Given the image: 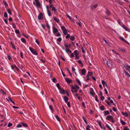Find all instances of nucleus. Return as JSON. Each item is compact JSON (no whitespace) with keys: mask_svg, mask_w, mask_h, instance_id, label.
<instances>
[{"mask_svg":"<svg viewBox=\"0 0 130 130\" xmlns=\"http://www.w3.org/2000/svg\"><path fill=\"white\" fill-rule=\"evenodd\" d=\"M79 87L77 85H75L71 87V91L73 93L76 92L77 91V89H79Z\"/></svg>","mask_w":130,"mask_h":130,"instance_id":"obj_1","label":"nucleus"},{"mask_svg":"<svg viewBox=\"0 0 130 130\" xmlns=\"http://www.w3.org/2000/svg\"><path fill=\"white\" fill-rule=\"evenodd\" d=\"M35 2L33 3L34 5L40 8L41 4L39 0H34Z\"/></svg>","mask_w":130,"mask_h":130,"instance_id":"obj_2","label":"nucleus"},{"mask_svg":"<svg viewBox=\"0 0 130 130\" xmlns=\"http://www.w3.org/2000/svg\"><path fill=\"white\" fill-rule=\"evenodd\" d=\"M107 120L111 121L112 123H114L115 122V121L111 115H108L107 116L106 118Z\"/></svg>","mask_w":130,"mask_h":130,"instance_id":"obj_3","label":"nucleus"},{"mask_svg":"<svg viewBox=\"0 0 130 130\" xmlns=\"http://www.w3.org/2000/svg\"><path fill=\"white\" fill-rule=\"evenodd\" d=\"M29 49L31 53L35 55H37V51L36 50H34L33 48L30 46L29 47Z\"/></svg>","mask_w":130,"mask_h":130,"instance_id":"obj_4","label":"nucleus"},{"mask_svg":"<svg viewBox=\"0 0 130 130\" xmlns=\"http://www.w3.org/2000/svg\"><path fill=\"white\" fill-rule=\"evenodd\" d=\"M43 14L42 13H40L38 16V19L39 20H41L43 19Z\"/></svg>","mask_w":130,"mask_h":130,"instance_id":"obj_5","label":"nucleus"},{"mask_svg":"<svg viewBox=\"0 0 130 130\" xmlns=\"http://www.w3.org/2000/svg\"><path fill=\"white\" fill-rule=\"evenodd\" d=\"M124 67L127 70L130 71V66L127 64H125L123 65Z\"/></svg>","mask_w":130,"mask_h":130,"instance_id":"obj_6","label":"nucleus"},{"mask_svg":"<svg viewBox=\"0 0 130 130\" xmlns=\"http://www.w3.org/2000/svg\"><path fill=\"white\" fill-rule=\"evenodd\" d=\"M90 89L91 91L89 92V93L91 95L93 96L95 94V93L94 91L93 90L92 88H90Z\"/></svg>","mask_w":130,"mask_h":130,"instance_id":"obj_7","label":"nucleus"},{"mask_svg":"<svg viewBox=\"0 0 130 130\" xmlns=\"http://www.w3.org/2000/svg\"><path fill=\"white\" fill-rule=\"evenodd\" d=\"M107 64L109 67L111 66L112 65V63L110 60L107 61L106 63Z\"/></svg>","mask_w":130,"mask_h":130,"instance_id":"obj_8","label":"nucleus"},{"mask_svg":"<svg viewBox=\"0 0 130 130\" xmlns=\"http://www.w3.org/2000/svg\"><path fill=\"white\" fill-rule=\"evenodd\" d=\"M98 6V5L96 4L94 5H92L91 6V8L92 10H93L94 9L96 8Z\"/></svg>","mask_w":130,"mask_h":130,"instance_id":"obj_9","label":"nucleus"},{"mask_svg":"<svg viewBox=\"0 0 130 130\" xmlns=\"http://www.w3.org/2000/svg\"><path fill=\"white\" fill-rule=\"evenodd\" d=\"M53 32L54 34L57 32L58 31V30L56 28L54 27H53Z\"/></svg>","mask_w":130,"mask_h":130,"instance_id":"obj_10","label":"nucleus"},{"mask_svg":"<svg viewBox=\"0 0 130 130\" xmlns=\"http://www.w3.org/2000/svg\"><path fill=\"white\" fill-rule=\"evenodd\" d=\"M102 83L104 87H105V86H106V87H107V84L106 83L104 80H102Z\"/></svg>","mask_w":130,"mask_h":130,"instance_id":"obj_11","label":"nucleus"},{"mask_svg":"<svg viewBox=\"0 0 130 130\" xmlns=\"http://www.w3.org/2000/svg\"><path fill=\"white\" fill-rule=\"evenodd\" d=\"M86 71L85 69H83L81 71L82 74V75H84L85 74Z\"/></svg>","mask_w":130,"mask_h":130,"instance_id":"obj_12","label":"nucleus"},{"mask_svg":"<svg viewBox=\"0 0 130 130\" xmlns=\"http://www.w3.org/2000/svg\"><path fill=\"white\" fill-rule=\"evenodd\" d=\"M65 80L66 81V82L68 83H71V82L72 80L69 79L68 78H66L65 79Z\"/></svg>","mask_w":130,"mask_h":130,"instance_id":"obj_13","label":"nucleus"},{"mask_svg":"<svg viewBox=\"0 0 130 130\" xmlns=\"http://www.w3.org/2000/svg\"><path fill=\"white\" fill-rule=\"evenodd\" d=\"M124 73L125 74V75H126L128 78L130 77L129 74L128 73V72H126V71L124 70Z\"/></svg>","mask_w":130,"mask_h":130,"instance_id":"obj_14","label":"nucleus"},{"mask_svg":"<svg viewBox=\"0 0 130 130\" xmlns=\"http://www.w3.org/2000/svg\"><path fill=\"white\" fill-rule=\"evenodd\" d=\"M68 98L67 96H64V100L65 103H67L68 102Z\"/></svg>","mask_w":130,"mask_h":130,"instance_id":"obj_15","label":"nucleus"},{"mask_svg":"<svg viewBox=\"0 0 130 130\" xmlns=\"http://www.w3.org/2000/svg\"><path fill=\"white\" fill-rule=\"evenodd\" d=\"M0 93H1L3 95L6 94V93L2 89H0Z\"/></svg>","mask_w":130,"mask_h":130,"instance_id":"obj_16","label":"nucleus"},{"mask_svg":"<svg viewBox=\"0 0 130 130\" xmlns=\"http://www.w3.org/2000/svg\"><path fill=\"white\" fill-rule=\"evenodd\" d=\"M75 37L74 35L72 36H71L70 37V40L72 41H73L75 40Z\"/></svg>","mask_w":130,"mask_h":130,"instance_id":"obj_17","label":"nucleus"},{"mask_svg":"<svg viewBox=\"0 0 130 130\" xmlns=\"http://www.w3.org/2000/svg\"><path fill=\"white\" fill-rule=\"evenodd\" d=\"M60 93L64 94L65 93H66L64 89H63V88L61 90H60Z\"/></svg>","mask_w":130,"mask_h":130,"instance_id":"obj_18","label":"nucleus"},{"mask_svg":"<svg viewBox=\"0 0 130 130\" xmlns=\"http://www.w3.org/2000/svg\"><path fill=\"white\" fill-rule=\"evenodd\" d=\"M21 123L22 124V125L25 127H27L28 126V125L26 123L23 122H21Z\"/></svg>","mask_w":130,"mask_h":130,"instance_id":"obj_19","label":"nucleus"},{"mask_svg":"<svg viewBox=\"0 0 130 130\" xmlns=\"http://www.w3.org/2000/svg\"><path fill=\"white\" fill-rule=\"evenodd\" d=\"M73 54L75 55H78L79 54V52H78V51L77 50H75Z\"/></svg>","mask_w":130,"mask_h":130,"instance_id":"obj_20","label":"nucleus"},{"mask_svg":"<svg viewBox=\"0 0 130 130\" xmlns=\"http://www.w3.org/2000/svg\"><path fill=\"white\" fill-rule=\"evenodd\" d=\"M54 20L57 22L58 23L59 22V19H57L55 17H53Z\"/></svg>","mask_w":130,"mask_h":130,"instance_id":"obj_21","label":"nucleus"},{"mask_svg":"<svg viewBox=\"0 0 130 130\" xmlns=\"http://www.w3.org/2000/svg\"><path fill=\"white\" fill-rule=\"evenodd\" d=\"M47 12L48 15L49 17L51 16L52 13H51V11H50V10H48L47 11Z\"/></svg>","mask_w":130,"mask_h":130,"instance_id":"obj_22","label":"nucleus"},{"mask_svg":"<svg viewBox=\"0 0 130 130\" xmlns=\"http://www.w3.org/2000/svg\"><path fill=\"white\" fill-rule=\"evenodd\" d=\"M122 113L123 115L125 116L126 117H127L128 116L127 113L126 112H122Z\"/></svg>","mask_w":130,"mask_h":130,"instance_id":"obj_23","label":"nucleus"},{"mask_svg":"<svg viewBox=\"0 0 130 130\" xmlns=\"http://www.w3.org/2000/svg\"><path fill=\"white\" fill-rule=\"evenodd\" d=\"M66 51L67 53H71L72 52L71 51L69 48H66Z\"/></svg>","mask_w":130,"mask_h":130,"instance_id":"obj_24","label":"nucleus"},{"mask_svg":"<svg viewBox=\"0 0 130 130\" xmlns=\"http://www.w3.org/2000/svg\"><path fill=\"white\" fill-rule=\"evenodd\" d=\"M76 81L78 82L79 85L80 86L81 85V82L77 78L76 79Z\"/></svg>","mask_w":130,"mask_h":130,"instance_id":"obj_25","label":"nucleus"},{"mask_svg":"<svg viewBox=\"0 0 130 130\" xmlns=\"http://www.w3.org/2000/svg\"><path fill=\"white\" fill-rule=\"evenodd\" d=\"M7 11L8 13L10 15H12V14L11 12V10L9 9H8L7 10Z\"/></svg>","mask_w":130,"mask_h":130,"instance_id":"obj_26","label":"nucleus"},{"mask_svg":"<svg viewBox=\"0 0 130 130\" xmlns=\"http://www.w3.org/2000/svg\"><path fill=\"white\" fill-rule=\"evenodd\" d=\"M52 10L53 11H54V12H55L57 11V9L54 7H53L52 8Z\"/></svg>","mask_w":130,"mask_h":130,"instance_id":"obj_27","label":"nucleus"},{"mask_svg":"<svg viewBox=\"0 0 130 130\" xmlns=\"http://www.w3.org/2000/svg\"><path fill=\"white\" fill-rule=\"evenodd\" d=\"M55 117L56 119L57 120L60 122L61 121L60 120L58 116L57 115H56L55 116Z\"/></svg>","mask_w":130,"mask_h":130,"instance_id":"obj_28","label":"nucleus"},{"mask_svg":"<svg viewBox=\"0 0 130 130\" xmlns=\"http://www.w3.org/2000/svg\"><path fill=\"white\" fill-rule=\"evenodd\" d=\"M122 26L124 29L125 30L127 31H128V29L124 26V25H123Z\"/></svg>","mask_w":130,"mask_h":130,"instance_id":"obj_29","label":"nucleus"},{"mask_svg":"<svg viewBox=\"0 0 130 130\" xmlns=\"http://www.w3.org/2000/svg\"><path fill=\"white\" fill-rule=\"evenodd\" d=\"M120 121L121 123L123 125H124L126 124V123L123 121L122 120H121Z\"/></svg>","mask_w":130,"mask_h":130,"instance_id":"obj_30","label":"nucleus"},{"mask_svg":"<svg viewBox=\"0 0 130 130\" xmlns=\"http://www.w3.org/2000/svg\"><path fill=\"white\" fill-rule=\"evenodd\" d=\"M8 98L10 100V101H11L12 103L14 104H15L14 102L11 100V98L10 96H8Z\"/></svg>","mask_w":130,"mask_h":130,"instance_id":"obj_31","label":"nucleus"},{"mask_svg":"<svg viewBox=\"0 0 130 130\" xmlns=\"http://www.w3.org/2000/svg\"><path fill=\"white\" fill-rule=\"evenodd\" d=\"M100 109L102 110H104V106L102 105L100 107Z\"/></svg>","mask_w":130,"mask_h":130,"instance_id":"obj_32","label":"nucleus"},{"mask_svg":"<svg viewBox=\"0 0 130 130\" xmlns=\"http://www.w3.org/2000/svg\"><path fill=\"white\" fill-rule=\"evenodd\" d=\"M21 40L24 43H25L26 42V41L24 38H21Z\"/></svg>","mask_w":130,"mask_h":130,"instance_id":"obj_33","label":"nucleus"},{"mask_svg":"<svg viewBox=\"0 0 130 130\" xmlns=\"http://www.w3.org/2000/svg\"><path fill=\"white\" fill-rule=\"evenodd\" d=\"M67 30H68L67 29H66V30H63V33L64 34V35H66L67 34Z\"/></svg>","mask_w":130,"mask_h":130,"instance_id":"obj_34","label":"nucleus"},{"mask_svg":"<svg viewBox=\"0 0 130 130\" xmlns=\"http://www.w3.org/2000/svg\"><path fill=\"white\" fill-rule=\"evenodd\" d=\"M64 46L66 48H68L69 47V45L67 44H64Z\"/></svg>","mask_w":130,"mask_h":130,"instance_id":"obj_35","label":"nucleus"},{"mask_svg":"<svg viewBox=\"0 0 130 130\" xmlns=\"http://www.w3.org/2000/svg\"><path fill=\"white\" fill-rule=\"evenodd\" d=\"M104 113L106 115H108L109 114V113L108 110H106L104 111Z\"/></svg>","mask_w":130,"mask_h":130,"instance_id":"obj_36","label":"nucleus"},{"mask_svg":"<svg viewBox=\"0 0 130 130\" xmlns=\"http://www.w3.org/2000/svg\"><path fill=\"white\" fill-rule=\"evenodd\" d=\"M67 71L69 73V74L71 76L72 75V74L70 73V71L69 69L68 68H67Z\"/></svg>","mask_w":130,"mask_h":130,"instance_id":"obj_37","label":"nucleus"},{"mask_svg":"<svg viewBox=\"0 0 130 130\" xmlns=\"http://www.w3.org/2000/svg\"><path fill=\"white\" fill-rule=\"evenodd\" d=\"M61 28L62 31H63V30H64L66 29V28L65 27L63 26H62L61 27Z\"/></svg>","mask_w":130,"mask_h":130,"instance_id":"obj_38","label":"nucleus"},{"mask_svg":"<svg viewBox=\"0 0 130 130\" xmlns=\"http://www.w3.org/2000/svg\"><path fill=\"white\" fill-rule=\"evenodd\" d=\"M71 36L69 34H67V36L66 37V39H67L69 38H70Z\"/></svg>","mask_w":130,"mask_h":130,"instance_id":"obj_39","label":"nucleus"},{"mask_svg":"<svg viewBox=\"0 0 130 130\" xmlns=\"http://www.w3.org/2000/svg\"><path fill=\"white\" fill-rule=\"evenodd\" d=\"M3 3L4 5H5L6 7L8 6V4L6 1H4Z\"/></svg>","mask_w":130,"mask_h":130,"instance_id":"obj_40","label":"nucleus"},{"mask_svg":"<svg viewBox=\"0 0 130 130\" xmlns=\"http://www.w3.org/2000/svg\"><path fill=\"white\" fill-rule=\"evenodd\" d=\"M106 126H107V127L108 128V129L109 130H112V129L109 126V125L107 124L106 125Z\"/></svg>","mask_w":130,"mask_h":130,"instance_id":"obj_41","label":"nucleus"},{"mask_svg":"<svg viewBox=\"0 0 130 130\" xmlns=\"http://www.w3.org/2000/svg\"><path fill=\"white\" fill-rule=\"evenodd\" d=\"M57 40L58 42H60L62 40V38L61 37L57 39Z\"/></svg>","mask_w":130,"mask_h":130,"instance_id":"obj_42","label":"nucleus"},{"mask_svg":"<svg viewBox=\"0 0 130 130\" xmlns=\"http://www.w3.org/2000/svg\"><path fill=\"white\" fill-rule=\"evenodd\" d=\"M88 74L90 76H91L93 74V72H88Z\"/></svg>","mask_w":130,"mask_h":130,"instance_id":"obj_43","label":"nucleus"},{"mask_svg":"<svg viewBox=\"0 0 130 130\" xmlns=\"http://www.w3.org/2000/svg\"><path fill=\"white\" fill-rule=\"evenodd\" d=\"M15 32L17 34H19L20 33L19 30H15Z\"/></svg>","mask_w":130,"mask_h":130,"instance_id":"obj_44","label":"nucleus"},{"mask_svg":"<svg viewBox=\"0 0 130 130\" xmlns=\"http://www.w3.org/2000/svg\"><path fill=\"white\" fill-rule=\"evenodd\" d=\"M68 103H67V105L69 107H71V105L70 104V102H67Z\"/></svg>","mask_w":130,"mask_h":130,"instance_id":"obj_45","label":"nucleus"},{"mask_svg":"<svg viewBox=\"0 0 130 130\" xmlns=\"http://www.w3.org/2000/svg\"><path fill=\"white\" fill-rule=\"evenodd\" d=\"M4 16L5 18H7L8 17L7 13L6 12L4 13Z\"/></svg>","mask_w":130,"mask_h":130,"instance_id":"obj_46","label":"nucleus"},{"mask_svg":"<svg viewBox=\"0 0 130 130\" xmlns=\"http://www.w3.org/2000/svg\"><path fill=\"white\" fill-rule=\"evenodd\" d=\"M95 100L97 102L99 101V100L98 99V97L97 95H96L95 97Z\"/></svg>","mask_w":130,"mask_h":130,"instance_id":"obj_47","label":"nucleus"},{"mask_svg":"<svg viewBox=\"0 0 130 130\" xmlns=\"http://www.w3.org/2000/svg\"><path fill=\"white\" fill-rule=\"evenodd\" d=\"M49 7L50 8H52L53 7L54 5L53 4H50L49 5Z\"/></svg>","mask_w":130,"mask_h":130,"instance_id":"obj_48","label":"nucleus"},{"mask_svg":"<svg viewBox=\"0 0 130 130\" xmlns=\"http://www.w3.org/2000/svg\"><path fill=\"white\" fill-rule=\"evenodd\" d=\"M120 51L124 52H125L126 51L123 48H120Z\"/></svg>","mask_w":130,"mask_h":130,"instance_id":"obj_49","label":"nucleus"},{"mask_svg":"<svg viewBox=\"0 0 130 130\" xmlns=\"http://www.w3.org/2000/svg\"><path fill=\"white\" fill-rule=\"evenodd\" d=\"M22 125L21 124H18L17 126V128H19L21 127Z\"/></svg>","mask_w":130,"mask_h":130,"instance_id":"obj_50","label":"nucleus"},{"mask_svg":"<svg viewBox=\"0 0 130 130\" xmlns=\"http://www.w3.org/2000/svg\"><path fill=\"white\" fill-rule=\"evenodd\" d=\"M12 27H13L14 28H16V26L15 23H13V24L12 25Z\"/></svg>","mask_w":130,"mask_h":130,"instance_id":"obj_51","label":"nucleus"},{"mask_svg":"<svg viewBox=\"0 0 130 130\" xmlns=\"http://www.w3.org/2000/svg\"><path fill=\"white\" fill-rule=\"evenodd\" d=\"M12 124L10 123H9L8 125V127H10L12 125Z\"/></svg>","mask_w":130,"mask_h":130,"instance_id":"obj_52","label":"nucleus"},{"mask_svg":"<svg viewBox=\"0 0 130 130\" xmlns=\"http://www.w3.org/2000/svg\"><path fill=\"white\" fill-rule=\"evenodd\" d=\"M81 49H82V53L83 54H84L85 53V51L84 50V49H83V47H82L81 48Z\"/></svg>","mask_w":130,"mask_h":130,"instance_id":"obj_53","label":"nucleus"},{"mask_svg":"<svg viewBox=\"0 0 130 130\" xmlns=\"http://www.w3.org/2000/svg\"><path fill=\"white\" fill-rule=\"evenodd\" d=\"M66 15L67 17H68V18L69 19L71 20V18L70 16L68 14H66Z\"/></svg>","mask_w":130,"mask_h":130,"instance_id":"obj_54","label":"nucleus"},{"mask_svg":"<svg viewBox=\"0 0 130 130\" xmlns=\"http://www.w3.org/2000/svg\"><path fill=\"white\" fill-rule=\"evenodd\" d=\"M66 93H67V95L68 96H69V95H70L69 93V92H68V91L67 90H66Z\"/></svg>","mask_w":130,"mask_h":130,"instance_id":"obj_55","label":"nucleus"},{"mask_svg":"<svg viewBox=\"0 0 130 130\" xmlns=\"http://www.w3.org/2000/svg\"><path fill=\"white\" fill-rule=\"evenodd\" d=\"M61 58L64 61L65 60L64 58L62 57V56H60Z\"/></svg>","mask_w":130,"mask_h":130,"instance_id":"obj_56","label":"nucleus"},{"mask_svg":"<svg viewBox=\"0 0 130 130\" xmlns=\"http://www.w3.org/2000/svg\"><path fill=\"white\" fill-rule=\"evenodd\" d=\"M124 130H130V129L128 127H125L124 128Z\"/></svg>","mask_w":130,"mask_h":130,"instance_id":"obj_57","label":"nucleus"},{"mask_svg":"<svg viewBox=\"0 0 130 130\" xmlns=\"http://www.w3.org/2000/svg\"><path fill=\"white\" fill-rule=\"evenodd\" d=\"M79 59V57L78 56V55H75V59L76 60V59Z\"/></svg>","mask_w":130,"mask_h":130,"instance_id":"obj_58","label":"nucleus"},{"mask_svg":"<svg viewBox=\"0 0 130 130\" xmlns=\"http://www.w3.org/2000/svg\"><path fill=\"white\" fill-rule=\"evenodd\" d=\"M78 62L80 64H83L82 61L80 60H78Z\"/></svg>","mask_w":130,"mask_h":130,"instance_id":"obj_59","label":"nucleus"},{"mask_svg":"<svg viewBox=\"0 0 130 130\" xmlns=\"http://www.w3.org/2000/svg\"><path fill=\"white\" fill-rule=\"evenodd\" d=\"M112 109L113 111H117V109L116 108H115V107H113V108Z\"/></svg>","mask_w":130,"mask_h":130,"instance_id":"obj_60","label":"nucleus"},{"mask_svg":"<svg viewBox=\"0 0 130 130\" xmlns=\"http://www.w3.org/2000/svg\"><path fill=\"white\" fill-rule=\"evenodd\" d=\"M20 55H21V58H24L23 57V53L22 52H20Z\"/></svg>","mask_w":130,"mask_h":130,"instance_id":"obj_61","label":"nucleus"},{"mask_svg":"<svg viewBox=\"0 0 130 130\" xmlns=\"http://www.w3.org/2000/svg\"><path fill=\"white\" fill-rule=\"evenodd\" d=\"M12 107L14 109H18L19 108L18 107L15 106H13Z\"/></svg>","mask_w":130,"mask_h":130,"instance_id":"obj_62","label":"nucleus"},{"mask_svg":"<svg viewBox=\"0 0 130 130\" xmlns=\"http://www.w3.org/2000/svg\"><path fill=\"white\" fill-rule=\"evenodd\" d=\"M56 85L58 88H59L60 87V86L59 84L58 83H57L56 84Z\"/></svg>","mask_w":130,"mask_h":130,"instance_id":"obj_63","label":"nucleus"},{"mask_svg":"<svg viewBox=\"0 0 130 130\" xmlns=\"http://www.w3.org/2000/svg\"><path fill=\"white\" fill-rule=\"evenodd\" d=\"M49 108H50V109H51L52 111V110H53V108L52 107V106L51 105H50V106H49Z\"/></svg>","mask_w":130,"mask_h":130,"instance_id":"obj_64","label":"nucleus"}]
</instances>
